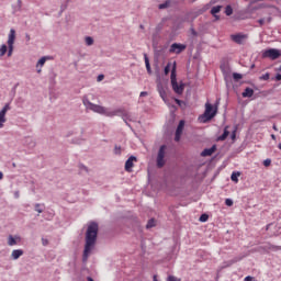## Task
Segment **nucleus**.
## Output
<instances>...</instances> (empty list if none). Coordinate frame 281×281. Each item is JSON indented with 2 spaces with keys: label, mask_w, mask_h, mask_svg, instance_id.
Here are the masks:
<instances>
[{
  "label": "nucleus",
  "mask_w": 281,
  "mask_h": 281,
  "mask_svg": "<svg viewBox=\"0 0 281 281\" xmlns=\"http://www.w3.org/2000/svg\"><path fill=\"white\" fill-rule=\"evenodd\" d=\"M95 240H98V224L95 222L90 223L86 233V245L82 256V261L87 262L89 260V256L95 247Z\"/></svg>",
  "instance_id": "1"
},
{
  "label": "nucleus",
  "mask_w": 281,
  "mask_h": 281,
  "mask_svg": "<svg viewBox=\"0 0 281 281\" xmlns=\"http://www.w3.org/2000/svg\"><path fill=\"white\" fill-rule=\"evenodd\" d=\"M83 106L93 113H99V115H105L106 117H115L117 113H122V110L109 111V109L98 105L95 103H91L88 99H83Z\"/></svg>",
  "instance_id": "2"
},
{
  "label": "nucleus",
  "mask_w": 281,
  "mask_h": 281,
  "mask_svg": "<svg viewBox=\"0 0 281 281\" xmlns=\"http://www.w3.org/2000/svg\"><path fill=\"white\" fill-rule=\"evenodd\" d=\"M168 149V146L162 145L160 146L157 158H156V166L157 168H164L166 166V150Z\"/></svg>",
  "instance_id": "3"
},
{
  "label": "nucleus",
  "mask_w": 281,
  "mask_h": 281,
  "mask_svg": "<svg viewBox=\"0 0 281 281\" xmlns=\"http://www.w3.org/2000/svg\"><path fill=\"white\" fill-rule=\"evenodd\" d=\"M14 41H16V31H14V29L10 30L9 33V37H8V57L10 58V56H12L13 52H14Z\"/></svg>",
  "instance_id": "4"
},
{
  "label": "nucleus",
  "mask_w": 281,
  "mask_h": 281,
  "mask_svg": "<svg viewBox=\"0 0 281 281\" xmlns=\"http://www.w3.org/2000/svg\"><path fill=\"white\" fill-rule=\"evenodd\" d=\"M218 109L212 105V103H205V111L202 117H205L206 121L213 120V117H216Z\"/></svg>",
  "instance_id": "5"
},
{
  "label": "nucleus",
  "mask_w": 281,
  "mask_h": 281,
  "mask_svg": "<svg viewBox=\"0 0 281 281\" xmlns=\"http://www.w3.org/2000/svg\"><path fill=\"white\" fill-rule=\"evenodd\" d=\"M263 58H270L271 60H278V57L281 56L280 50L276 48H270L263 52Z\"/></svg>",
  "instance_id": "6"
},
{
  "label": "nucleus",
  "mask_w": 281,
  "mask_h": 281,
  "mask_svg": "<svg viewBox=\"0 0 281 281\" xmlns=\"http://www.w3.org/2000/svg\"><path fill=\"white\" fill-rule=\"evenodd\" d=\"M10 111V103H5V105L0 111V128H3L8 119L5 117L7 113Z\"/></svg>",
  "instance_id": "7"
},
{
  "label": "nucleus",
  "mask_w": 281,
  "mask_h": 281,
  "mask_svg": "<svg viewBox=\"0 0 281 281\" xmlns=\"http://www.w3.org/2000/svg\"><path fill=\"white\" fill-rule=\"evenodd\" d=\"M187 45L184 44H177V43H173L170 48H169V52L170 54H181V52H186L187 49Z\"/></svg>",
  "instance_id": "8"
},
{
  "label": "nucleus",
  "mask_w": 281,
  "mask_h": 281,
  "mask_svg": "<svg viewBox=\"0 0 281 281\" xmlns=\"http://www.w3.org/2000/svg\"><path fill=\"white\" fill-rule=\"evenodd\" d=\"M186 126V121H180L178 124V127L176 130V136H175V142H180L181 135H183V128Z\"/></svg>",
  "instance_id": "9"
},
{
  "label": "nucleus",
  "mask_w": 281,
  "mask_h": 281,
  "mask_svg": "<svg viewBox=\"0 0 281 281\" xmlns=\"http://www.w3.org/2000/svg\"><path fill=\"white\" fill-rule=\"evenodd\" d=\"M232 41H234V43H237V45H243V43H245V41H247V35L245 34H235V35H231Z\"/></svg>",
  "instance_id": "10"
},
{
  "label": "nucleus",
  "mask_w": 281,
  "mask_h": 281,
  "mask_svg": "<svg viewBox=\"0 0 281 281\" xmlns=\"http://www.w3.org/2000/svg\"><path fill=\"white\" fill-rule=\"evenodd\" d=\"M133 161H137V158L135 156H131L126 161H125V171L126 172H133Z\"/></svg>",
  "instance_id": "11"
},
{
  "label": "nucleus",
  "mask_w": 281,
  "mask_h": 281,
  "mask_svg": "<svg viewBox=\"0 0 281 281\" xmlns=\"http://www.w3.org/2000/svg\"><path fill=\"white\" fill-rule=\"evenodd\" d=\"M171 87L175 91V93H178V95H181V93H183V83H178L177 81H173L171 83Z\"/></svg>",
  "instance_id": "12"
},
{
  "label": "nucleus",
  "mask_w": 281,
  "mask_h": 281,
  "mask_svg": "<svg viewBox=\"0 0 281 281\" xmlns=\"http://www.w3.org/2000/svg\"><path fill=\"white\" fill-rule=\"evenodd\" d=\"M216 151V145H213L211 148H206L201 153L202 157H212Z\"/></svg>",
  "instance_id": "13"
},
{
  "label": "nucleus",
  "mask_w": 281,
  "mask_h": 281,
  "mask_svg": "<svg viewBox=\"0 0 281 281\" xmlns=\"http://www.w3.org/2000/svg\"><path fill=\"white\" fill-rule=\"evenodd\" d=\"M19 243H21V237H14L12 235L8 237L9 247H14V245H19Z\"/></svg>",
  "instance_id": "14"
},
{
  "label": "nucleus",
  "mask_w": 281,
  "mask_h": 281,
  "mask_svg": "<svg viewBox=\"0 0 281 281\" xmlns=\"http://www.w3.org/2000/svg\"><path fill=\"white\" fill-rule=\"evenodd\" d=\"M23 249H15L11 252L12 260H19L21 256H23Z\"/></svg>",
  "instance_id": "15"
},
{
  "label": "nucleus",
  "mask_w": 281,
  "mask_h": 281,
  "mask_svg": "<svg viewBox=\"0 0 281 281\" xmlns=\"http://www.w3.org/2000/svg\"><path fill=\"white\" fill-rule=\"evenodd\" d=\"M177 82V61L173 63L171 69V83Z\"/></svg>",
  "instance_id": "16"
},
{
  "label": "nucleus",
  "mask_w": 281,
  "mask_h": 281,
  "mask_svg": "<svg viewBox=\"0 0 281 281\" xmlns=\"http://www.w3.org/2000/svg\"><path fill=\"white\" fill-rule=\"evenodd\" d=\"M221 10H223V7H222V5L213 7V8L211 9V14L214 15L215 19L218 20V15H216V14H218V12H221Z\"/></svg>",
  "instance_id": "17"
},
{
  "label": "nucleus",
  "mask_w": 281,
  "mask_h": 281,
  "mask_svg": "<svg viewBox=\"0 0 281 281\" xmlns=\"http://www.w3.org/2000/svg\"><path fill=\"white\" fill-rule=\"evenodd\" d=\"M243 98H252L254 97V89L246 88L241 93Z\"/></svg>",
  "instance_id": "18"
},
{
  "label": "nucleus",
  "mask_w": 281,
  "mask_h": 281,
  "mask_svg": "<svg viewBox=\"0 0 281 281\" xmlns=\"http://www.w3.org/2000/svg\"><path fill=\"white\" fill-rule=\"evenodd\" d=\"M144 58H145V67L147 69V72L153 74V69L150 68V60L148 59V55L144 54Z\"/></svg>",
  "instance_id": "19"
},
{
  "label": "nucleus",
  "mask_w": 281,
  "mask_h": 281,
  "mask_svg": "<svg viewBox=\"0 0 281 281\" xmlns=\"http://www.w3.org/2000/svg\"><path fill=\"white\" fill-rule=\"evenodd\" d=\"M5 54H8V46L5 44H2L0 46V58L5 56Z\"/></svg>",
  "instance_id": "20"
},
{
  "label": "nucleus",
  "mask_w": 281,
  "mask_h": 281,
  "mask_svg": "<svg viewBox=\"0 0 281 281\" xmlns=\"http://www.w3.org/2000/svg\"><path fill=\"white\" fill-rule=\"evenodd\" d=\"M50 57H42L37 64H36V67H43L45 65V63H47V60H49Z\"/></svg>",
  "instance_id": "21"
},
{
  "label": "nucleus",
  "mask_w": 281,
  "mask_h": 281,
  "mask_svg": "<svg viewBox=\"0 0 281 281\" xmlns=\"http://www.w3.org/2000/svg\"><path fill=\"white\" fill-rule=\"evenodd\" d=\"M227 137H229V131H227V127H225L223 135H221V136L218 137V139H220L221 142H225V139H227Z\"/></svg>",
  "instance_id": "22"
},
{
  "label": "nucleus",
  "mask_w": 281,
  "mask_h": 281,
  "mask_svg": "<svg viewBox=\"0 0 281 281\" xmlns=\"http://www.w3.org/2000/svg\"><path fill=\"white\" fill-rule=\"evenodd\" d=\"M225 14L226 16H232L234 14V9L232 8V5H226L225 8Z\"/></svg>",
  "instance_id": "23"
},
{
  "label": "nucleus",
  "mask_w": 281,
  "mask_h": 281,
  "mask_svg": "<svg viewBox=\"0 0 281 281\" xmlns=\"http://www.w3.org/2000/svg\"><path fill=\"white\" fill-rule=\"evenodd\" d=\"M238 177H240V172H233L231 179L234 183H238Z\"/></svg>",
  "instance_id": "24"
},
{
  "label": "nucleus",
  "mask_w": 281,
  "mask_h": 281,
  "mask_svg": "<svg viewBox=\"0 0 281 281\" xmlns=\"http://www.w3.org/2000/svg\"><path fill=\"white\" fill-rule=\"evenodd\" d=\"M158 91H159L160 98H162V100H166V98H167L166 90L164 88H159Z\"/></svg>",
  "instance_id": "25"
},
{
  "label": "nucleus",
  "mask_w": 281,
  "mask_h": 281,
  "mask_svg": "<svg viewBox=\"0 0 281 281\" xmlns=\"http://www.w3.org/2000/svg\"><path fill=\"white\" fill-rule=\"evenodd\" d=\"M147 229H150L151 227H155V220L151 218L147 222V225H146Z\"/></svg>",
  "instance_id": "26"
},
{
  "label": "nucleus",
  "mask_w": 281,
  "mask_h": 281,
  "mask_svg": "<svg viewBox=\"0 0 281 281\" xmlns=\"http://www.w3.org/2000/svg\"><path fill=\"white\" fill-rule=\"evenodd\" d=\"M168 5H170V2H169V1L159 4L158 8H159V10H166V8H168Z\"/></svg>",
  "instance_id": "27"
},
{
  "label": "nucleus",
  "mask_w": 281,
  "mask_h": 281,
  "mask_svg": "<svg viewBox=\"0 0 281 281\" xmlns=\"http://www.w3.org/2000/svg\"><path fill=\"white\" fill-rule=\"evenodd\" d=\"M86 45L88 46L93 45V38L91 36L86 37Z\"/></svg>",
  "instance_id": "28"
},
{
  "label": "nucleus",
  "mask_w": 281,
  "mask_h": 281,
  "mask_svg": "<svg viewBox=\"0 0 281 281\" xmlns=\"http://www.w3.org/2000/svg\"><path fill=\"white\" fill-rule=\"evenodd\" d=\"M170 67H172V64L168 63L165 67V76H168V74H170Z\"/></svg>",
  "instance_id": "29"
},
{
  "label": "nucleus",
  "mask_w": 281,
  "mask_h": 281,
  "mask_svg": "<svg viewBox=\"0 0 281 281\" xmlns=\"http://www.w3.org/2000/svg\"><path fill=\"white\" fill-rule=\"evenodd\" d=\"M35 212H38V214H43V206L41 204H35Z\"/></svg>",
  "instance_id": "30"
},
{
  "label": "nucleus",
  "mask_w": 281,
  "mask_h": 281,
  "mask_svg": "<svg viewBox=\"0 0 281 281\" xmlns=\"http://www.w3.org/2000/svg\"><path fill=\"white\" fill-rule=\"evenodd\" d=\"M207 218H210V216H209L207 214H202V215L200 216L201 223H206Z\"/></svg>",
  "instance_id": "31"
},
{
  "label": "nucleus",
  "mask_w": 281,
  "mask_h": 281,
  "mask_svg": "<svg viewBox=\"0 0 281 281\" xmlns=\"http://www.w3.org/2000/svg\"><path fill=\"white\" fill-rule=\"evenodd\" d=\"M233 78H234V80H241L243 79V75H240L238 72H234L233 74Z\"/></svg>",
  "instance_id": "32"
},
{
  "label": "nucleus",
  "mask_w": 281,
  "mask_h": 281,
  "mask_svg": "<svg viewBox=\"0 0 281 281\" xmlns=\"http://www.w3.org/2000/svg\"><path fill=\"white\" fill-rule=\"evenodd\" d=\"M269 78H271V75L269 72H266L265 75L259 77L260 80H269Z\"/></svg>",
  "instance_id": "33"
},
{
  "label": "nucleus",
  "mask_w": 281,
  "mask_h": 281,
  "mask_svg": "<svg viewBox=\"0 0 281 281\" xmlns=\"http://www.w3.org/2000/svg\"><path fill=\"white\" fill-rule=\"evenodd\" d=\"M225 205H227L228 207H232V205H234V201H232V199H226Z\"/></svg>",
  "instance_id": "34"
},
{
  "label": "nucleus",
  "mask_w": 281,
  "mask_h": 281,
  "mask_svg": "<svg viewBox=\"0 0 281 281\" xmlns=\"http://www.w3.org/2000/svg\"><path fill=\"white\" fill-rule=\"evenodd\" d=\"M167 281H181V279L175 277V276H169Z\"/></svg>",
  "instance_id": "35"
},
{
  "label": "nucleus",
  "mask_w": 281,
  "mask_h": 281,
  "mask_svg": "<svg viewBox=\"0 0 281 281\" xmlns=\"http://www.w3.org/2000/svg\"><path fill=\"white\" fill-rule=\"evenodd\" d=\"M114 153H115V155H121V154H122V148H121V147L115 146V148H114Z\"/></svg>",
  "instance_id": "36"
},
{
  "label": "nucleus",
  "mask_w": 281,
  "mask_h": 281,
  "mask_svg": "<svg viewBox=\"0 0 281 281\" xmlns=\"http://www.w3.org/2000/svg\"><path fill=\"white\" fill-rule=\"evenodd\" d=\"M263 166H266V168H269V166H271V159H266L263 161Z\"/></svg>",
  "instance_id": "37"
},
{
  "label": "nucleus",
  "mask_w": 281,
  "mask_h": 281,
  "mask_svg": "<svg viewBox=\"0 0 281 281\" xmlns=\"http://www.w3.org/2000/svg\"><path fill=\"white\" fill-rule=\"evenodd\" d=\"M102 80H104V75H99L98 76V82H102Z\"/></svg>",
  "instance_id": "38"
},
{
  "label": "nucleus",
  "mask_w": 281,
  "mask_h": 281,
  "mask_svg": "<svg viewBox=\"0 0 281 281\" xmlns=\"http://www.w3.org/2000/svg\"><path fill=\"white\" fill-rule=\"evenodd\" d=\"M145 95H148V92L143 91V92H140V94H139L140 98H145Z\"/></svg>",
  "instance_id": "39"
},
{
  "label": "nucleus",
  "mask_w": 281,
  "mask_h": 281,
  "mask_svg": "<svg viewBox=\"0 0 281 281\" xmlns=\"http://www.w3.org/2000/svg\"><path fill=\"white\" fill-rule=\"evenodd\" d=\"M244 281H254V278L248 276L244 279Z\"/></svg>",
  "instance_id": "40"
},
{
  "label": "nucleus",
  "mask_w": 281,
  "mask_h": 281,
  "mask_svg": "<svg viewBox=\"0 0 281 281\" xmlns=\"http://www.w3.org/2000/svg\"><path fill=\"white\" fill-rule=\"evenodd\" d=\"M175 102H176V104H178L179 106H181V103H182V101H181V100L176 99V100H175Z\"/></svg>",
  "instance_id": "41"
},
{
  "label": "nucleus",
  "mask_w": 281,
  "mask_h": 281,
  "mask_svg": "<svg viewBox=\"0 0 281 281\" xmlns=\"http://www.w3.org/2000/svg\"><path fill=\"white\" fill-rule=\"evenodd\" d=\"M276 80H277V81H280V80H281V75H280V74H277Z\"/></svg>",
  "instance_id": "42"
},
{
  "label": "nucleus",
  "mask_w": 281,
  "mask_h": 281,
  "mask_svg": "<svg viewBox=\"0 0 281 281\" xmlns=\"http://www.w3.org/2000/svg\"><path fill=\"white\" fill-rule=\"evenodd\" d=\"M232 139H236V130L232 134Z\"/></svg>",
  "instance_id": "43"
},
{
  "label": "nucleus",
  "mask_w": 281,
  "mask_h": 281,
  "mask_svg": "<svg viewBox=\"0 0 281 281\" xmlns=\"http://www.w3.org/2000/svg\"><path fill=\"white\" fill-rule=\"evenodd\" d=\"M3 179V171H0V181Z\"/></svg>",
  "instance_id": "44"
},
{
  "label": "nucleus",
  "mask_w": 281,
  "mask_h": 281,
  "mask_svg": "<svg viewBox=\"0 0 281 281\" xmlns=\"http://www.w3.org/2000/svg\"><path fill=\"white\" fill-rule=\"evenodd\" d=\"M43 245H47V239H42Z\"/></svg>",
  "instance_id": "45"
},
{
  "label": "nucleus",
  "mask_w": 281,
  "mask_h": 281,
  "mask_svg": "<svg viewBox=\"0 0 281 281\" xmlns=\"http://www.w3.org/2000/svg\"><path fill=\"white\" fill-rule=\"evenodd\" d=\"M272 128L273 131H278V126L276 124L272 126Z\"/></svg>",
  "instance_id": "46"
},
{
  "label": "nucleus",
  "mask_w": 281,
  "mask_h": 281,
  "mask_svg": "<svg viewBox=\"0 0 281 281\" xmlns=\"http://www.w3.org/2000/svg\"><path fill=\"white\" fill-rule=\"evenodd\" d=\"M271 139H273L274 142H276V136H274V134H271Z\"/></svg>",
  "instance_id": "47"
},
{
  "label": "nucleus",
  "mask_w": 281,
  "mask_h": 281,
  "mask_svg": "<svg viewBox=\"0 0 281 281\" xmlns=\"http://www.w3.org/2000/svg\"><path fill=\"white\" fill-rule=\"evenodd\" d=\"M80 168H81V170H86V172H87V167L81 166Z\"/></svg>",
  "instance_id": "48"
},
{
  "label": "nucleus",
  "mask_w": 281,
  "mask_h": 281,
  "mask_svg": "<svg viewBox=\"0 0 281 281\" xmlns=\"http://www.w3.org/2000/svg\"><path fill=\"white\" fill-rule=\"evenodd\" d=\"M274 249L279 250L281 249V246H276Z\"/></svg>",
  "instance_id": "49"
},
{
  "label": "nucleus",
  "mask_w": 281,
  "mask_h": 281,
  "mask_svg": "<svg viewBox=\"0 0 281 281\" xmlns=\"http://www.w3.org/2000/svg\"><path fill=\"white\" fill-rule=\"evenodd\" d=\"M88 281H93V279L91 277H88Z\"/></svg>",
  "instance_id": "50"
},
{
  "label": "nucleus",
  "mask_w": 281,
  "mask_h": 281,
  "mask_svg": "<svg viewBox=\"0 0 281 281\" xmlns=\"http://www.w3.org/2000/svg\"><path fill=\"white\" fill-rule=\"evenodd\" d=\"M279 150H281V143L278 145Z\"/></svg>",
  "instance_id": "51"
},
{
  "label": "nucleus",
  "mask_w": 281,
  "mask_h": 281,
  "mask_svg": "<svg viewBox=\"0 0 281 281\" xmlns=\"http://www.w3.org/2000/svg\"><path fill=\"white\" fill-rule=\"evenodd\" d=\"M259 23L262 25L263 21H262V20H260V21H259Z\"/></svg>",
  "instance_id": "52"
},
{
  "label": "nucleus",
  "mask_w": 281,
  "mask_h": 281,
  "mask_svg": "<svg viewBox=\"0 0 281 281\" xmlns=\"http://www.w3.org/2000/svg\"><path fill=\"white\" fill-rule=\"evenodd\" d=\"M140 29L144 30V25H140Z\"/></svg>",
  "instance_id": "53"
},
{
  "label": "nucleus",
  "mask_w": 281,
  "mask_h": 281,
  "mask_svg": "<svg viewBox=\"0 0 281 281\" xmlns=\"http://www.w3.org/2000/svg\"><path fill=\"white\" fill-rule=\"evenodd\" d=\"M37 74H41V69L37 70Z\"/></svg>",
  "instance_id": "54"
},
{
  "label": "nucleus",
  "mask_w": 281,
  "mask_h": 281,
  "mask_svg": "<svg viewBox=\"0 0 281 281\" xmlns=\"http://www.w3.org/2000/svg\"><path fill=\"white\" fill-rule=\"evenodd\" d=\"M154 281H157V279L155 278Z\"/></svg>",
  "instance_id": "55"
}]
</instances>
